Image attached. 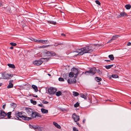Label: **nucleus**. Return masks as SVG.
<instances>
[{
	"label": "nucleus",
	"mask_w": 131,
	"mask_h": 131,
	"mask_svg": "<svg viewBox=\"0 0 131 131\" xmlns=\"http://www.w3.org/2000/svg\"><path fill=\"white\" fill-rule=\"evenodd\" d=\"M62 43H60V44H59V43H58V44H57V43H54V46H57V45H60V44H61Z\"/></svg>",
	"instance_id": "50"
},
{
	"label": "nucleus",
	"mask_w": 131,
	"mask_h": 131,
	"mask_svg": "<svg viewBox=\"0 0 131 131\" xmlns=\"http://www.w3.org/2000/svg\"><path fill=\"white\" fill-rule=\"evenodd\" d=\"M13 105L14 106V107H16V104H14V103H13Z\"/></svg>",
	"instance_id": "52"
},
{
	"label": "nucleus",
	"mask_w": 131,
	"mask_h": 131,
	"mask_svg": "<svg viewBox=\"0 0 131 131\" xmlns=\"http://www.w3.org/2000/svg\"><path fill=\"white\" fill-rule=\"evenodd\" d=\"M2 4L0 2V7L2 6Z\"/></svg>",
	"instance_id": "59"
},
{
	"label": "nucleus",
	"mask_w": 131,
	"mask_h": 131,
	"mask_svg": "<svg viewBox=\"0 0 131 131\" xmlns=\"http://www.w3.org/2000/svg\"><path fill=\"white\" fill-rule=\"evenodd\" d=\"M48 75L49 76H50L51 75V74H48Z\"/></svg>",
	"instance_id": "63"
},
{
	"label": "nucleus",
	"mask_w": 131,
	"mask_h": 131,
	"mask_svg": "<svg viewBox=\"0 0 131 131\" xmlns=\"http://www.w3.org/2000/svg\"><path fill=\"white\" fill-rule=\"evenodd\" d=\"M49 59V58H41L40 60L34 61L33 64L36 66H39L43 63V61L45 60V61H47Z\"/></svg>",
	"instance_id": "2"
},
{
	"label": "nucleus",
	"mask_w": 131,
	"mask_h": 131,
	"mask_svg": "<svg viewBox=\"0 0 131 131\" xmlns=\"http://www.w3.org/2000/svg\"><path fill=\"white\" fill-rule=\"evenodd\" d=\"M67 82L69 84L75 83L76 82V80L74 78L72 79H69L67 80Z\"/></svg>",
	"instance_id": "9"
},
{
	"label": "nucleus",
	"mask_w": 131,
	"mask_h": 131,
	"mask_svg": "<svg viewBox=\"0 0 131 131\" xmlns=\"http://www.w3.org/2000/svg\"><path fill=\"white\" fill-rule=\"evenodd\" d=\"M61 35L62 36H66V35L64 34H63V33H62L61 34Z\"/></svg>",
	"instance_id": "54"
},
{
	"label": "nucleus",
	"mask_w": 131,
	"mask_h": 131,
	"mask_svg": "<svg viewBox=\"0 0 131 131\" xmlns=\"http://www.w3.org/2000/svg\"><path fill=\"white\" fill-rule=\"evenodd\" d=\"M2 83H0V86H2Z\"/></svg>",
	"instance_id": "62"
},
{
	"label": "nucleus",
	"mask_w": 131,
	"mask_h": 131,
	"mask_svg": "<svg viewBox=\"0 0 131 131\" xmlns=\"http://www.w3.org/2000/svg\"><path fill=\"white\" fill-rule=\"evenodd\" d=\"M94 79L97 82H99L102 80V79L101 78L98 77H95Z\"/></svg>",
	"instance_id": "16"
},
{
	"label": "nucleus",
	"mask_w": 131,
	"mask_h": 131,
	"mask_svg": "<svg viewBox=\"0 0 131 131\" xmlns=\"http://www.w3.org/2000/svg\"><path fill=\"white\" fill-rule=\"evenodd\" d=\"M31 117L33 118H36V117H41V115L37 112H32L31 115Z\"/></svg>",
	"instance_id": "5"
},
{
	"label": "nucleus",
	"mask_w": 131,
	"mask_h": 131,
	"mask_svg": "<svg viewBox=\"0 0 131 131\" xmlns=\"http://www.w3.org/2000/svg\"><path fill=\"white\" fill-rule=\"evenodd\" d=\"M127 16V15L126 13L124 12H122L120 13V15L118 16V17H123Z\"/></svg>",
	"instance_id": "13"
},
{
	"label": "nucleus",
	"mask_w": 131,
	"mask_h": 131,
	"mask_svg": "<svg viewBox=\"0 0 131 131\" xmlns=\"http://www.w3.org/2000/svg\"><path fill=\"white\" fill-rule=\"evenodd\" d=\"M30 102L31 103H32V104L34 105H35L36 104L37 102L36 101H34L32 99H31L30 100Z\"/></svg>",
	"instance_id": "33"
},
{
	"label": "nucleus",
	"mask_w": 131,
	"mask_h": 131,
	"mask_svg": "<svg viewBox=\"0 0 131 131\" xmlns=\"http://www.w3.org/2000/svg\"><path fill=\"white\" fill-rule=\"evenodd\" d=\"M113 40V39H112V38L109 41H108L107 42V43H111L112 42V41Z\"/></svg>",
	"instance_id": "46"
},
{
	"label": "nucleus",
	"mask_w": 131,
	"mask_h": 131,
	"mask_svg": "<svg viewBox=\"0 0 131 131\" xmlns=\"http://www.w3.org/2000/svg\"><path fill=\"white\" fill-rule=\"evenodd\" d=\"M83 123H84V120H83Z\"/></svg>",
	"instance_id": "64"
},
{
	"label": "nucleus",
	"mask_w": 131,
	"mask_h": 131,
	"mask_svg": "<svg viewBox=\"0 0 131 131\" xmlns=\"http://www.w3.org/2000/svg\"><path fill=\"white\" fill-rule=\"evenodd\" d=\"M5 106H6L5 104H4V105H3V109H5Z\"/></svg>",
	"instance_id": "53"
},
{
	"label": "nucleus",
	"mask_w": 131,
	"mask_h": 131,
	"mask_svg": "<svg viewBox=\"0 0 131 131\" xmlns=\"http://www.w3.org/2000/svg\"><path fill=\"white\" fill-rule=\"evenodd\" d=\"M16 118V119H17L19 120H20V119H19V118H18V117H17V118Z\"/></svg>",
	"instance_id": "60"
},
{
	"label": "nucleus",
	"mask_w": 131,
	"mask_h": 131,
	"mask_svg": "<svg viewBox=\"0 0 131 131\" xmlns=\"http://www.w3.org/2000/svg\"><path fill=\"white\" fill-rule=\"evenodd\" d=\"M71 70L73 74L75 75L74 78H76L79 74L78 70L76 68H73L71 69Z\"/></svg>",
	"instance_id": "7"
},
{
	"label": "nucleus",
	"mask_w": 131,
	"mask_h": 131,
	"mask_svg": "<svg viewBox=\"0 0 131 131\" xmlns=\"http://www.w3.org/2000/svg\"><path fill=\"white\" fill-rule=\"evenodd\" d=\"M53 124L57 128L60 129L61 128V127L57 123L55 122H53Z\"/></svg>",
	"instance_id": "15"
},
{
	"label": "nucleus",
	"mask_w": 131,
	"mask_h": 131,
	"mask_svg": "<svg viewBox=\"0 0 131 131\" xmlns=\"http://www.w3.org/2000/svg\"><path fill=\"white\" fill-rule=\"evenodd\" d=\"M42 103L45 104H47L48 103V102L46 101L43 100L42 101Z\"/></svg>",
	"instance_id": "39"
},
{
	"label": "nucleus",
	"mask_w": 131,
	"mask_h": 131,
	"mask_svg": "<svg viewBox=\"0 0 131 131\" xmlns=\"http://www.w3.org/2000/svg\"><path fill=\"white\" fill-rule=\"evenodd\" d=\"M79 103L78 102H77L74 104V106L75 107H77L79 106Z\"/></svg>",
	"instance_id": "37"
},
{
	"label": "nucleus",
	"mask_w": 131,
	"mask_h": 131,
	"mask_svg": "<svg viewBox=\"0 0 131 131\" xmlns=\"http://www.w3.org/2000/svg\"><path fill=\"white\" fill-rule=\"evenodd\" d=\"M9 82V85H8L7 86V88H11L13 87V84L12 83H11V81H10Z\"/></svg>",
	"instance_id": "20"
},
{
	"label": "nucleus",
	"mask_w": 131,
	"mask_h": 131,
	"mask_svg": "<svg viewBox=\"0 0 131 131\" xmlns=\"http://www.w3.org/2000/svg\"><path fill=\"white\" fill-rule=\"evenodd\" d=\"M29 127L31 128H33L34 129H36L37 126L35 125H32L31 124H29Z\"/></svg>",
	"instance_id": "27"
},
{
	"label": "nucleus",
	"mask_w": 131,
	"mask_h": 131,
	"mask_svg": "<svg viewBox=\"0 0 131 131\" xmlns=\"http://www.w3.org/2000/svg\"><path fill=\"white\" fill-rule=\"evenodd\" d=\"M94 50V49H91V50H90L91 52H92V51H93Z\"/></svg>",
	"instance_id": "58"
},
{
	"label": "nucleus",
	"mask_w": 131,
	"mask_h": 131,
	"mask_svg": "<svg viewBox=\"0 0 131 131\" xmlns=\"http://www.w3.org/2000/svg\"><path fill=\"white\" fill-rule=\"evenodd\" d=\"M15 115L16 116L19 117L22 119L23 118H24V116L22 115V112H18L17 113H15Z\"/></svg>",
	"instance_id": "12"
},
{
	"label": "nucleus",
	"mask_w": 131,
	"mask_h": 131,
	"mask_svg": "<svg viewBox=\"0 0 131 131\" xmlns=\"http://www.w3.org/2000/svg\"><path fill=\"white\" fill-rule=\"evenodd\" d=\"M34 41L35 42H37L38 41V40L36 39H34Z\"/></svg>",
	"instance_id": "55"
},
{
	"label": "nucleus",
	"mask_w": 131,
	"mask_h": 131,
	"mask_svg": "<svg viewBox=\"0 0 131 131\" xmlns=\"http://www.w3.org/2000/svg\"><path fill=\"white\" fill-rule=\"evenodd\" d=\"M50 45H43L42 46H40V47H39V48H46L48 46H49Z\"/></svg>",
	"instance_id": "42"
},
{
	"label": "nucleus",
	"mask_w": 131,
	"mask_h": 131,
	"mask_svg": "<svg viewBox=\"0 0 131 131\" xmlns=\"http://www.w3.org/2000/svg\"><path fill=\"white\" fill-rule=\"evenodd\" d=\"M62 94V93L60 91H59L56 93V94L57 96H59Z\"/></svg>",
	"instance_id": "30"
},
{
	"label": "nucleus",
	"mask_w": 131,
	"mask_h": 131,
	"mask_svg": "<svg viewBox=\"0 0 131 131\" xmlns=\"http://www.w3.org/2000/svg\"><path fill=\"white\" fill-rule=\"evenodd\" d=\"M108 57L111 60H113L114 59V57L113 54L109 55Z\"/></svg>",
	"instance_id": "24"
},
{
	"label": "nucleus",
	"mask_w": 131,
	"mask_h": 131,
	"mask_svg": "<svg viewBox=\"0 0 131 131\" xmlns=\"http://www.w3.org/2000/svg\"><path fill=\"white\" fill-rule=\"evenodd\" d=\"M7 66L10 68L13 69H14L15 68V66L14 65L12 64H8Z\"/></svg>",
	"instance_id": "19"
},
{
	"label": "nucleus",
	"mask_w": 131,
	"mask_h": 131,
	"mask_svg": "<svg viewBox=\"0 0 131 131\" xmlns=\"http://www.w3.org/2000/svg\"><path fill=\"white\" fill-rule=\"evenodd\" d=\"M6 116V113L4 111L2 110H0V118H4Z\"/></svg>",
	"instance_id": "11"
},
{
	"label": "nucleus",
	"mask_w": 131,
	"mask_h": 131,
	"mask_svg": "<svg viewBox=\"0 0 131 131\" xmlns=\"http://www.w3.org/2000/svg\"><path fill=\"white\" fill-rule=\"evenodd\" d=\"M96 71L97 73L100 75L102 73L101 71L99 69L96 70Z\"/></svg>",
	"instance_id": "43"
},
{
	"label": "nucleus",
	"mask_w": 131,
	"mask_h": 131,
	"mask_svg": "<svg viewBox=\"0 0 131 131\" xmlns=\"http://www.w3.org/2000/svg\"><path fill=\"white\" fill-rule=\"evenodd\" d=\"M43 128L41 127H36V129L38 131H41L42 129Z\"/></svg>",
	"instance_id": "29"
},
{
	"label": "nucleus",
	"mask_w": 131,
	"mask_h": 131,
	"mask_svg": "<svg viewBox=\"0 0 131 131\" xmlns=\"http://www.w3.org/2000/svg\"><path fill=\"white\" fill-rule=\"evenodd\" d=\"M95 3L97 4H98L99 5H101L100 3L98 0H96L95 1Z\"/></svg>",
	"instance_id": "44"
},
{
	"label": "nucleus",
	"mask_w": 131,
	"mask_h": 131,
	"mask_svg": "<svg viewBox=\"0 0 131 131\" xmlns=\"http://www.w3.org/2000/svg\"><path fill=\"white\" fill-rule=\"evenodd\" d=\"M72 117L73 119L74 122L79 121L80 120L79 117L78 115H77L75 113L73 114L72 115Z\"/></svg>",
	"instance_id": "6"
},
{
	"label": "nucleus",
	"mask_w": 131,
	"mask_h": 131,
	"mask_svg": "<svg viewBox=\"0 0 131 131\" xmlns=\"http://www.w3.org/2000/svg\"><path fill=\"white\" fill-rule=\"evenodd\" d=\"M41 112L43 113H47L48 112V111L47 110L44 108H42L41 109Z\"/></svg>",
	"instance_id": "18"
},
{
	"label": "nucleus",
	"mask_w": 131,
	"mask_h": 131,
	"mask_svg": "<svg viewBox=\"0 0 131 131\" xmlns=\"http://www.w3.org/2000/svg\"><path fill=\"white\" fill-rule=\"evenodd\" d=\"M24 118H23V119L24 120H29L31 119V118L30 117H27L25 116H24Z\"/></svg>",
	"instance_id": "22"
},
{
	"label": "nucleus",
	"mask_w": 131,
	"mask_h": 131,
	"mask_svg": "<svg viewBox=\"0 0 131 131\" xmlns=\"http://www.w3.org/2000/svg\"><path fill=\"white\" fill-rule=\"evenodd\" d=\"M78 125L79 127H80L81 126L79 124V123L77 122H77H75Z\"/></svg>",
	"instance_id": "47"
},
{
	"label": "nucleus",
	"mask_w": 131,
	"mask_h": 131,
	"mask_svg": "<svg viewBox=\"0 0 131 131\" xmlns=\"http://www.w3.org/2000/svg\"><path fill=\"white\" fill-rule=\"evenodd\" d=\"M96 68L95 67L91 68V74H92L93 75L95 74L96 72Z\"/></svg>",
	"instance_id": "14"
},
{
	"label": "nucleus",
	"mask_w": 131,
	"mask_h": 131,
	"mask_svg": "<svg viewBox=\"0 0 131 131\" xmlns=\"http://www.w3.org/2000/svg\"><path fill=\"white\" fill-rule=\"evenodd\" d=\"M42 40L38 39L37 42H38L39 43H41V42H42Z\"/></svg>",
	"instance_id": "48"
},
{
	"label": "nucleus",
	"mask_w": 131,
	"mask_h": 131,
	"mask_svg": "<svg viewBox=\"0 0 131 131\" xmlns=\"http://www.w3.org/2000/svg\"><path fill=\"white\" fill-rule=\"evenodd\" d=\"M85 74L86 75H89L90 74V70L89 71H86L85 72Z\"/></svg>",
	"instance_id": "38"
},
{
	"label": "nucleus",
	"mask_w": 131,
	"mask_h": 131,
	"mask_svg": "<svg viewBox=\"0 0 131 131\" xmlns=\"http://www.w3.org/2000/svg\"><path fill=\"white\" fill-rule=\"evenodd\" d=\"M48 91L50 94H55L57 91V89L56 88L50 87L48 89Z\"/></svg>",
	"instance_id": "4"
},
{
	"label": "nucleus",
	"mask_w": 131,
	"mask_h": 131,
	"mask_svg": "<svg viewBox=\"0 0 131 131\" xmlns=\"http://www.w3.org/2000/svg\"><path fill=\"white\" fill-rule=\"evenodd\" d=\"M10 49H13V46H11L10 47Z\"/></svg>",
	"instance_id": "57"
},
{
	"label": "nucleus",
	"mask_w": 131,
	"mask_h": 131,
	"mask_svg": "<svg viewBox=\"0 0 131 131\" xmlns=\"http://www.w3.org/2000/svg\"><path fill=\"white\" fill-rule=\"evenodd\" d=\"M105 61H109V62L110 61V60H105Z\"/></svg>",
	"instance_id": "61"
},
{
	"label": "nucleus",
	"mask_w": 131,
	"mask_h": 131,
	"mask_svg": "<svg viewBox=\"0 0 131 131\" xmlns=\"http://www.w3.org/2000/svg\"><path fill=\"white\" fill-rule=\"evenodd\" d=\"M73 131H78L77 128L74 127H73Z\"/></svg>",
	"instance_id": "45"
},
{
	"label": "nucleus",
	"mask_w": 131,
	"mask_h": 131,
	"mask_svg": "<svg viewBox=\"0 0 131 131\" xmlns=\"http://www.w3.org/2000/svg\"><path fill=\"white\" fill-rule=\"evenodd\" d=\"M73 95L75 96H77L78 95H79V93L77 92H73Z\"/></svg>",
	"instance_id": "34"
},
{
	"label": "nucleus",
	"mask_w": 131,
	"mask_h": 131,
	"mask_svg": "<svg viewBox=\"0 0 131 131\" xmlns=\"http://www.w3.org/2000/svg\"><path fill=\"white\" fill-rule=\"evenodd\" d=\"M49 42V41L48 40H42L41 43L43 44L48 43Z\"/></svg>",
	"instance_id": "23"
},
{
	"label": "nucleus",
	"mask_w": 131,
	"mask_h": 131,
	"mask_svg": "<svg viewBox=\"0 0 131 131\" xmlns=\"http://www.w3.org/2000/svg\"><path fill=\"white\" fill-rule=\"evenodd\" d=\"M125 7L127 9H129L131 8V6L129 4H127L125 6Z\"/></svg>",
	"instance_id": "25"
},
{
	"label": "nucleus",
	"mask_w": 131,
	"mask_h": 131,
	"mask_svg": "<svg viewBox=\"0 0 131 131\" xmlns=\"http://www.w3.org/2000/svg\"><path fill=\"white\" fill-rule=\"evenodd\" d=\"M33 96L34 97H38V96L37 95H36V96H34V95H33Z\"/></svg>",
	"instance_id": "56"
},
{
	"label": "nucleus",
	"mask_w": 131,
	"mask_h": 131,
	"mask_svg": "<svg viewBox=\"0 0 131 131\" xmlns=\"http://www.w3.org/2000/svg\"><path fill=\"white\" fill-rule=\"evenodd\" d=\"M11 112H9L7 113V114H6V116H7V117L8 118H10L11 116Z\"/></svg>",
	"instance_id": "21"
},
{
	"label": "nucleus",
	"mask_w": 131,
	"mask_h": 131,
	"mask_svg": "<svg viewBox=\"0 0 131 131\" xmlns=\"http://www.w3.org/2000/svg\"><path fill=\"white\" fill-rule=\"evenodd\" d=\"M74 74L72 72H70L69 73V76L70 77H72L74 76Z\"/></svg>",
	"instance_id": "35"
},
{
	"label": "nucleus",
	"mask_w": 131,
	"mask_h": 131,
	"mask_svg": "<svg viewBox=\"0 0 131 131\" xmlns=\"http://www.w3.org/2000/svg\"><path fill=\"white\" fill-rule=\"evenodd\" d=\"M80 96L84 99H86V96L84 95L82 93H81L80 94Z\"/></svg>",
	"instance_id": "32"
},
{
	"label": "nucleus",
	"mask_w": 131,
	"mask_h": 131,
	"mask_svg": "<svg viewBox=\"0 0 131 131\" xmlns=\"http://www.w3.org/2000/svg\"><path fill=\"white\" fill-rule=\"evenodd\" d=\"M48 22L49 23L52 24L53 25H55L56 24V22L53 21L52 20H49L48 21Z\"/></svg>",
	"instance_id": "28"
},
{
	"label": "nucleus",
	"mask_w": 131,
	"mask_h": 131,
	"mask_svg": "<svg viewBox=\"0 0 131 131\" xmlns=\"http://www.w3.org/2000/svg\"><path fill=\"white\" fill-rule=\"evenodd\" d=\"M90 47L89 46H86L81 48L80 49H77L76 51H74V52L78 53L77 55H81L83 54L89 52V51L90 50L89 49Z\"/></svg>",
	"instance_id": "1"
},
{
	"label": "nucleus",
	"mask_w": 131,
	"mask_h": 131,
	"mask_svg": "<svg viewBox=\"0 0 131 131\" xmlns=\"http://www.w3.org/2000/svg\"><path fill=\"white\" fill-rule=\"evenodd\" d=\"M10 44L11 45L13 46H15L17 45V44L16 43L14 42H10Z\"/></svg>",
	"instance_id": "40"
},
{
	"label": "nucleus",
	"mask_w": 131,
	"mask_h": 131,
	"mask_svg": "<svg viewBox=\"0 0 131 131\" xmlns=\"http://www.w3.org/2000/svg\"><path fill=\"white\" fill-rule=\"evenodd\" d=\"M32 88L34 90L35 92H37L38 91V88L36 85H32Z\"/></svg>",
	"instance_id": "17"
},
{
	"label": "nucleus",
	"mask_w": 131,
	"mask_h": 131,
	"mask_svg": "<svg viewBox=\"0 0 131 131\" xmlns=\"http://www.w3.org/2000/svg\"><path fill=\"white\" fill-rule=\"evenodd\" d=\"M13 76V75L9 74H6L4 75L3 77V78L4 79H10Z\"/></svg>",
	"instance_id": "10"
},
{
	"label": "nucleus",
	"mask_w": 131,
	"mask_h": 131,
	"mask_svg": "<svg viewBox=\"0 0 131 131\" xmlns=\"http://www.w3.org/2000/svg\"><path fill=\"white\" fill-rule=\"evenodd\" d=\"M43 56H55L56 55V53L53 51H45L43 52Z\"/></svg>",
	"instance_id": "3"
},
{
	"label": "nucleus",
	"mask_w": 131,
	"mask_h": 131,
	"mask_svg": "<svg viewBox=\"0 0 131 131\" xmlns=\"http://www.w3.org/2000/svg\"><path fill=\"white\" fill-rule=\"evenodd\" d=\"M25 110L27 113L29 115V116L31 115V114L33 112L32 109L29 107H26L25 108Z\"/></svg>",
	"instance_id": "8"
},
{
	"label": "nucleus",
	"mask_w": 131,
	"mask_h": 131,
	"mask_svg": "<svg viewBox=\"0 0 131 131\" xmlns=\"http://www.w3.org/2000/svg\"><path fill=\"white\" fill-rule=\"evenodd\" d=\"M111 77L113 78H117L118 76L117 74H113L112 75Z\"/></svg>",
	"instance_id": "36"
},
{
	"label": "nucleus",
	"mask_w": 131,
	"mask_h": 131,
	"mask_svg": "<svg viewBox=\"0 0 131 131\" xmlns=\"http://www.w3.org/2000/svg\"><path fill=\"white\" fill-rule=\"evenodd\" d=\"M113 66V65H108L106 66H105V68L107 69H108L112 67Z\"/></svg>",
	"instance_id": "31"
},
{
	"label": "nucleus",
	"mask_w": 131,
	"mask_h": 131,
	"mask_svg": "<svg viewBox=\"0 0 131 131\" xmlns=\"http://www.w3.org/2000/svg\"><path fill=\"white\" fill-rule=\"evenodd\" d=\"M131 43L130 42H128L127 44V45L128 46H130L131 45Z\"/></svg>",
	"instance_id": "51"
},
{
	"label": "nucleus",
	"mask_w": 131,
	"mask_h": 131,
	"mask_svg": "<svg viewBox=\"0 0 131 131\" xmlns=\"http://www.w3.org/2000/svg\"><path fill=\"white\" fill-rule=\"evenodd\" d=\"M58 79H59V81H64V79L62 78H61V77L59 78Z\"/></svg>",
	"instance_id": "41"
},
{
	"label": "nucleus",
	"mask_w": 131,
	"mask_h": 131,
	"mask_svg": "<svg viewBox=\"0 0 131 131\" xmlns=\"http://www.w3.org/2000/svg\"><path fill=\"white\" fill-rule=\"evenodd\" d=\"M38 106L40 107H43V105L42 104H39L38 105Z\"/></svg>",
	"instance_id": "49"
},
{
	"label": "nucleus",
	"mask_w": 131,
	"mask_h": 131,
	"mask_svg": "<svg viewBox=\"0 0 131 131\" xmlns=\"http://www.w3.org/2000/svg\"><path fill=\"white\" fill-rule=\"evenodd\" d=\"M119 37V36L118 35L113 36L112 37V39L114 40H115L117 39Z\"/></svg>",
	"instance_id": "26"
}]
</instances>
